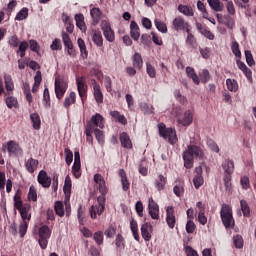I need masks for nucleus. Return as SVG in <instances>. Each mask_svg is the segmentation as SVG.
<instances>
[{
    "instance_id": "obj_1",
    "label": "nucleus",
    "mask_w": 256,
    "mask_h": 256,
    "mask_svg": "<svg viewBox=\"0 0 256 256\" xmlns=\"http://www.w3.org/2000/svg\"><path fill=\"white\" fill-rule=\"evenodd\" d=\"M94 182L99 185L100 196L97 198L96 205H92L89 209L91 219H97V215H103L105 211V202L107 201L106 195L108 192L107 185L105 184V178L101 174L94 175Z\"/></svg>"
},
{
    "instance_id": "obj_2",
    "label": "nucleus",
    "mask_w": 256,
    "mask_h": 256,
    "mask_svg": "<svg viewBox=\"0 0 256 256\" xmlns=\"http://www.w3.org/2000/svg\"><path fill=\"white\" fill-rule=\"evenodd\" d=\"M205 157V152L200 146L190 144L187 149L182 154V159L184 161V167L186 169H193L195 159L203 160Z\"/></svg>"
},
{
    "instance_id": "obj_3",
    "label": "nucleus",
    "mask_w": 256,
    "mask_h": 256,
    "mask_svg": "<svg viewBox=\"0 0 256 256\" xmlns=\"http://www.w3.org/2000/svg\"><path fill=\"white\" fill-rule=\"evenodd\" d=\"M220 218L226 229L235 227V219L233 218V207L229 204H222L220 210Z\"/></svg>"
},
{
    "instance_id": "obj_4",
    "label": "nucleus",
    "mask_w": 256,
    "mask_h": 256,
    "mask_svg": "<svg viewBox=\"0 0 256 256\" xmlns=\"http://www.w3.org/2000/svg\"><path fill=\"white\" fill-rule=\"evenodd\" d=\"M158 133L160 137L167 139L170 145H175L179 141V138H177V131L171 127L167 128L165 123L158 124Z\"/></svg>"
},
{
    "instance_id": "obj_5",
    "label": "nucleus",
    "mask_w": 256,
    "mask_h": 256,
    "mask_svg": "<svg viewBox=\"0 0 256 256\" xmlns=\"http://www.w3.org/2000/svg\"><path fill=\"white\" fill-rule=\"evenodd\" d=\"M68 87L69 82H67V80L63 76H58L55 78L54 89L56 99H58V101H61V99L65 97V93H67Z\"/></svg>"
},
{
    "instance_id": "obj_6",
    "label": "nucleus",
    "mask_w": 256,
    "mask_h": 256,
    "mask_svg": "<svg viewBox=\"0 0 256 256\" xmlns=\"http://www.w3.org/2000/svg\"><path fill=\"white\" fill-rule=\"evenodd\" d=\"M76 85H77L78 95L82 103H85V101H87V91L89 89V86H87V82L85 81V77L83 76L77 77Z\"/></svg>"
},
{
    "instance_id": "obj_7",
    "label": "nucleus",
    "mask_w": 256,
    "mask_h": 256,
    "mask_svg": "<svg viewBox=\"0 0 256 256\" xmlns=\"http://www.w3.org/2000/svg\"><path fill=\"white\" fill-rule=\"evenodd\" d=\"M62 41L64 43V47L67 48V54L70 57H77V52L73 46V41H71V37L65 31L62 32Z\"/></svg>"
},
{
    "instance_id": "obj_8",
    "label": "nucleus",
    "mask_w": 256,
    "mask_h": 256,
    "mask_svg": "<svg viewBox=\"0 0 256 256\" xmlns=\"http://www.w3.org/2000/svg\"><path fill=\"white\" fill-rule=\"evenodd\" d=\"M101 29L103 31L105 39L110 43H113V41H115V32L111 28V23H109L108 21H102Z\"/></svg>"
},
{
    "instance_id": "obj_9",
    "label": "nucleus",
    "mask_w": 256,
    "mask_h": 256,
    "mask_svg": "<svg viewBox=\"0 0 256 256\" xmlns=\"http://www.w3.org/2000/svg\"><path fill=\"white\" fill-rule=\"evenodd\" d=\"M148 213L151 217V219H154L155 221H159V204L153 200V198H149L148 200Z\"/></svg>"
},
{
    "instance_id": "obj_10",
    "label": "nucleus",
    "mask_w": 256,
    "mask_h": 256,
    "mask_svg": "<svg viewBox=\"0 0 256 256\" xmlns=\"http://www.w3.org/2000/svg\"><path fill=\"white\" fill-rule=\"evenodd\" d=\"M86 125H90V127H93L94 129H103V127H105V119L101 114L96 113Z\"/></svg>"
},
{
    "instance_id": "obj_11",
    "label": "nucleus",
    "mask_w": 256,
    "mask_h": 256,
    "mask_svg": "<svg viewBox=\"0 0 256 256\" xmlns=\"http://www.w3.org/2000/svg\"><path fill=\"white\" fill-rule=\"evenodd\" d=\"M37 181L44 189H49L51 187V177H49L45 170H41L38 173Z\"/></svg>"
},
{
    "instance_id": "obj_12",
    "label": "nucleus",
    "mask_w": 256,
    "mask_h": 256,
    "mask_svg": "<svg viewBox=\"0 0 256 256\" xmlns=\"http://www.w3.org/2000/svg\"><path fill=\"white\" fill-rule=\"evenodd\" d=\"M173 29L174 31H186V33H189V23L185 22L183 17L178 16L173 20Z\"/></svg>"
},
{
    "instance_id": "obj_13",
    "label": "nucleus",
    "mask_w": 256,
    "mask_h": 256,
    "mask_svg": "<svg viewBox=\"0 0 256 256\" xmlns=\"http://www.w3.org/2000/svg\"><path fill=\"white\" fill-rule=\"evenodd\" d=\"M166 223L170 229L175 228L177 218H175V208L173 206H168L166 209Z\"/></svg>"
},
{
    "instance_id": "obj_14",
    "label": "nucleus",
    "mask_w": 256,
    "mask_h": 256,
    "mask_svg": "<svg viewBox=\"0 0 256 256\" xmlns=\"http://www.w3.org/2000/svg\"><path fill=\"white\" fill-rule=\"evenodd\" d=\"M92 85H93V95L96 103L98 105H101L103 103V91H101V85L97 83V80L92 79L91 80Z\"/></svg>"
},
{
    "instance_id": "obj_15",
    "label": "nucleus",
    "mask_w": 256,
    "mask_h": 256,
    "mask_svg": "<svg viewBox=\"0 0 256 256\" xmlns=\"http://www.w3.org/2000/svg\"><path fill=\"white\" fill-rule=\"evenodd\" d=\"M193 110H186L183 114V116L178 118V123L180 125H183V127H189L191 123H193Z\"/></svg>"
},
{
    "instance_id": "obj_16",
    "label": "nucleus",
    "mask_w": 256,
    "mask_h": 256,
    "mask_svg": "<svg viewBox=\"0 0 256 256\" xmlns=\"http://www.w3.org/2000/svg\"><path fill=\"white\" fill-rule=\"evenodd\" d=\"M151 233H153V226L146 222L141 226V235L144 241H151Z\"/></svg>"
},
{
    "instance_id": "obj_17",
    "label": "nucleus",
    "mask_w": 256,
    "mask_h": 256,
    "mask_svg": "<svg viewBox=\"0 0 256 256\" xmlns=\"http://www.w3.org/2000/svg\"><path fill=\"white\" fill-rule=\"evenodd\" d=\"M119 140L124 149H133V142L127 132L120 133Z\"/></svg>"
},
{
    "instance_id": "obj_18",
    "label": "nucleus",
    "mask_w": 256,
    "mask_h": 256,
    "mask_svg": "<svg viewBox=\"0 0 256 256\" xmlns=\"http://www.w3.org/2000/svg\"><path fill=\"white\" fill-rule=\"evenodd\" d=\"M7 151L9 155H19L21 153V147L15 140H10L7 142Z\"/></svg>"
},
{
    "instance_id": "obj_19",
    "label": "nucleus",
    "mask_w": 256,
    "mask_h": 256,
    "mask_svg": "<svg viewBox=\"0 0 256 256\" xmlns=\"http://www.w3.org/2000/svg\"><path fill=\"white\" fill-rule=\"evenodd\" d=\"M130 35L134 41H139V37H141V29L135 21L130 23Z\"/></svg>"
},
{
    "instance_id": "obj_20",
    "label": "nucleus",
    "mask_w": 256,
    "mask_h": 256,
    "mask_svg": "<svg viewBox=\"0 0 256 256\" xmlns=\"http://www.w3.org/2000/svg\"><path fill=\"white\" fill-rule=\"evenodd\" d=\"M4 83L7 92L4 94L5 96L11 95V92L15 89V84L13 83V78L9 74H4Z\"/></svg>"
},
{
    "instance_id": "obj_21",
    "label": "nucleus",
    "mask_w": 256,
    "mask_h": 256,
    "mask_svg": "<svg viewBox=\"0 0 256 256\" xmlns=\"http://www.w3.org/2000/svg\"><path fill=\"white\" fill-rule=\"evenodd\" d=\"M167 185V178L163 174H159L158 177L154 180V187L157 191H163Z\"/></svg>"
},
{
    "instance_id": "obj_22",
    "label": "nucleus",
    "mask_w": 256,
    "mask_h": 256,
    "mask_svg": "<svg viewBox=\"0 0 256 256\" xmlns=\"http://www.w3.org/2000/svg\"><path fill=\"white\" fill-rule=\"evenodd\" d=\"M222 169L225 171L226 175H233V172L235 171V162L233 160H225L222 163Z\"/></svg>"
},
{
    "instance_id": "obj_23",
    "label": "nucleus",
    "mask_w": 256,
    "mask_h": 256,
    "mask_svg": "<svg viewBox=\"0 0 256 256\" xmlns=\"http://www.w3.org/2000/svg\"><path fill=\"white\" fill-rule=\"evenodd\" d=\"M38 166L39 160L33 158H30L25 162L26 171H28V173H35Z\"/></svg>"
},
{
    "instance_id": "obj_24",
    "label": "nucleus",
    "mask_w": 256,
    "mask_h": 256,
    "mask_svg": "<svg viewBox=\"0 0 256 256\" xmlns=\"http://www.w3.org/2000/svg\"><path fill=\"white\" fill-rule=\"evenodd\" d=\"M132 65L134 69H138V71H140V69H143V57L139 52L134 53V56L132 58Z\"/></svg>"
},
{
    "instance_id": "obj_25",
    "label": "nucleus",
    "mask_w": 256,
    "mask_h": 256,
    "mask_svg": "<svg viewBox=\"0 0 256 256\" xmlns=\"http://www.w3.org/2000/svg\"><path fill=\"white\" fill-rule=\"evenodd\" d=\"M77 43L80 49L81 58L87 59L89 57V51H87V45H85V40L82 38H78Z\"/></svg>"
},
{
    "instance_id": "obj_26",
    "label": "nucleus",
    "mask_w": 256,
    "mask_h": 256,
    "mask_svg": "<svg viewBox=\"0 0 256 256\" xmlns=\"http://www.w3.org/2000/svg\"><path fill=\"white\" fill-rule=\"evenodd\" d=\"M119 175L121 178V185H122L123 191H129V189L131 187V183L127 179V173H125V170L121 169L119 171Z\"/></svg>"
},
{
    "instance_id": "obj_27",
    "label": "nucleus",
    "mask_w": 256,
    "mask_h": 256,
    "mask_svg": "<svg viewBox=\"0 0 256 256\" xmlns=\"http://www.w3.org/2000/svg\"><path fill=\"white\" fill-rule=\"evenodd\" d=\"M5 103L8 109H19V101H17V98L15 96L7 95L5 98Z\"/></svg>"
},
{
    "instance_id": "obj_28",
    "label": "nucleus",
    "mask_w": 256,
    "mask_h": 256,
    "mask_svg": "<svg viewBox=\"0 0 256 256\" xmlns=\"http://www.w3.org/2000/svg\"><path fill=\"white\" fill-rule=\"evenodd\" d=\"M75 101H77V94L75 92H70L69 96L64 99L63 107L69 109V107L74 105Z\"/></svg>"
},
{
    "instance_id": "obj_29",
    "label": "nucleus",
    "mask_w": 256,
    "mask_h": 256,
    "mask_svg": "<svg viewBox=\"0 0 256 256\" xmlns=\"http://www.w3.org/2000/svg\"><path fill=\"white\" fill-rule=\"evenodd\" d=\"M30 121L32 122L33 129L36 131L41 129V117L37 113L30 114Z\"/></svg>"
},
{
    "instance_id": "obj_30",
    "label": "nucleus",
    "mask_w": 256,
    "mask_h": 256,
    "mask_svg": "<svg viewBox=\"0 0 256 256\" xmlns=\"http://www.w3.org/2000/svg\"><path fill=\"white\" fill-rule=\"evenodd\" d=\"M39 238L50 239L51 229L47 225H43L38 230Z\"/></svg>"
},
{
    "instance_id": "obj_31",
    "label": "nucleus",
    "mask_w": 256,
    "mask_h": 256,
    "mask_svg": "<svg viewBox=\"0 0 256 256\" xmlns=\"http://www.w3.org/2000/svg\"><path fill=\"white\" fill-rule=\"evenodd\" d=\"M110 115L112 118L115 119L117 123H121V125H127V118L125 116L121 115L119 111H111Z\"/></svg>"
},
{
    "instance_id": "obj_32",
    "label": "nucleus",
    "mask_w": 256,
    "mask_h": 256,
    "mask_svg": "<svg viewBox=\"0 0 256 256\" xmlns=\"http://www.w3.org/2000/svg\"><path fill=\"white\" fill-rule=\"evenodd\" d=\"M71 187H73V184L71 182V176L67 175L63 187V191L66 197H71Z\"/></svg>"
},
{
    "instance_id": "obj_33",
    "label": "nucleus",
    "mask_w": 256,
    "mask_h": 256,
    "mask_svg": "<svg viewBox=\"0 0 256 256\" xmlns=\"http://www.w3.org/2000/svg\"><path fill=\"white\" fill-rule=\"evenodd\" d=\"M241 211L243 213V217L249 218L251 217V208L249 207V203L246 200L240 201Z\"/></svg>"
},
{
    "instance_id": "obj_34",
    "label": "nucleus",
    "mask_w": 256,
    "mask_h": 256,
    "mask_svg": "<svg viewBox=\"0 0 256 256\" xmlns=\"http://www.w3.org/2000/svg\"><path fill=\"white\" fill-rule=\"evenodd\" d=\"M178 11L180 13H183V15H186V17H193V8L191 6L180 4L178 6Z\"/></svg>"
},
{
    "instance_id": "obj_35",
    "label": "nucleus",
    "mask_w": 256,
    "mask_h": 256,
    "mask_svg": "<svg viewBox=\"0 0 256 256\" xmlns=\"http://www.w3.org/2000/svg\"><path fill=\"white\" fill-rule=\"evenodd\" d=\"M207 3L213 11H216L217 13H219V11H223V4H221L220 0H207Z\"/></svg>"
},
{
    "instance_id": "obj_36",
    "label": "nucleus",
    "mask_w": 256,
    "mask_h": 256,
    "mask_svg": "<svg viewBox=\"0 0 256 256\" xmlns=\"http://www.w3.org/2000/svg\"><path fill=\"white\" fill-rule=\"evenodd\" d=\"M54 210H55L56 215H58V217H63V215H65V206L63 205V202H61V201L55 202Z\"/></svg>"
},
{
    "instance_id": "obj_37",
    "label": "nucleus",
    "mask_w": 256,
    "mask_h": 256,
    "mask_svg": "<svg viewBox=\"0 0 256 256\" xmlns=\"http://www.w3.org/2000/svg\"><path fill=\"white\" fill-rule=\"evenodd\" d=\"M43 103L46 109L51 108V95L49 94V88H45L43 92Z\"/></svg>"
},
{
    "instance_id": "obj_38",
    "label": "nucleus",
    "mask_w": 256,
    "mask_h": 256,
    "mask_svg": "<svg viewBox=\"0 0 256 256\" xmlns=\"http://www.w3.org/2000/svg\"><path fill=\"white\" fill-rule=\"evenodd\" d=\"M226 87L228 91H232L233 93H236L237 89H239V85L237 84V81L231 78H228L226 80Z\"/></svg>"
},
{
    "instance_id": "obj_39",
    "label": "nucleus",
    "mask_w": 256,
    "mask_h": 256,
    "mask_svg": "<svg viewBox=\"0 0 256 256\" xmlns=\"http://www.w3.org/2000/svg\"><path fill=\"white\" fill-rule=\"evenodd\" d=\"M186 45H188L192 49H197V40H195V36L191 34V30H189L188 32V36L186 38Z\"/></svg>"
},
{
    "instance_id": "obj_40",
    "label": "nucleus",
    "mask_w": 256,
    "mask_h": 256,
    "mask_svg": "<svg viewBox=\"0 0 256 256\" xmlns=\"http://www.w3.org/2000/svg\"><path fill=\"white\" fill-rule=\"evenodd\" d=\"M185 192V182L181 181L179 184H176L173 188V193L176 197H181V193Z\"/></svg>"
},
{
    "instance_id": "obj_41",
    "label": "nucleus",
    "mask_w": 256,
    "mask_h": 256,
    "mask_svg": "<svg viewBox=\"0 0 256 256\" xmlns=\"http://www.w3.org/2000/svg\"><path fill=\"white\" fill-rule=\"evenodd\" d=\"M95 131L94 127H91V125H86L85 133H86V141L90 143V145H93V132Z\"/></svg>"
},
{
    "instance_id": "obj_42",
    "label": "nucleus",
    "mask_w": 256,
    "mask_h": 256,
    "mask_svg": "<svg viewBox=\"0 0 256 256\" xmlns=\"http://www.w3.org/2000/svg\"><path fill=\"white\" fill-rule=\"evenodd\" d=\"M27 49H29V42L22 41L19 44L18 50L16 51V53H20V57L23 58V57H25V53H26Z\"/></svg>"
},
{
    "instance_id": "obj_43",
    "label": "nucleus",
    "mask_w": 256,
    "mask_h": 256,
    "mask_svg": "<svg viewBox=\"0 0 256 256\" xmlns=\"http://www.w3.org/2000/svg\"><path fill=\"white\" fill-rule=\"evenodd\" d=\"M92 41L97 45V47H103V36L101 35V32H94L92 36Z\"/></svg>"
},
{
    "instance_id": "obj_44",
    "label": "nucleus",
    "mask_w": 256,
    "mask_h": 256,
    "mask_svg": "<svg viewBox=\"0 0 256 256\" xmlns=\"http://www.w3.org/2000/svg\"><path fill=\"white\" fill-rule=\"evenodd\" d=\"M90 14L93 19V23L97 25L101 19V10L99 8H93L91 9Z\"/></svg>"
},
{
    "instance_id": "obj_45",
    "label": "nucleus",
    "mask_w": 256,
    "mask_h": 256,
    "mask_svg": "<svg viewBox=\"0 0 256 256\" xmlns=\"http://www.w3.org/2000/svg\"><path fill=\"white\" fill-rule=\"evenodd\" d=\"M29 17V9L28 8H22L16 15L15 20L16 21H24V19H27Z\"/></svg>"
},
{
    "instance_id": "obj_46",
    "label": "nucleus",
    "mask_w": 256,
    "mask_h": 256,
    "mask_svg": "<svg viewBox=\"0 0 256 256\" xmlns=\"http://www.w3.org/2000/svg\"><path fill=\"white\" fill-rule=\"evenodd\" d=\"M154 25L156 29L160 31V33H167V24L159 19L154 20Z\"/></svg>"
},
{
    "instance_id": "obj_47",
    "label": "nucleus",
    "mask_w": 256,
    "mask_h": 256,
    "mask_svg": "<svg viewBox=\"0 0 256 256\" xmlns=\"http://www.w3.org/2000/svg\"><path fill=\"white\" fill-rule=\"evenodd\" d=\"M27 229H29V223L27 221H22L19 225V235L21 239L27 235Z\"/></svg>"
},
{
    "instance_id": "obj_48",
    "label": "nucleus",
    "mask_w": 256,
    "mask_h": 256,
    "mask_svg": "<svg viewBox=\"0 0 256 256\" xmlns=\"http://www.w3.org/2000/svg\"><path fill=\"white\" fill-rule=\"evenodd\" d=\"M24 95L28 104L31 105L33 103V95L31 94V88L29 87V84L24 86Z\"/></svg>"
},
{
    "instance_id": "obj_49",
    "label": "nucleus",
    "mask_w": 256,
    "mask_h": 256,
    "mask_svg": "<svg viewBox=\"0 0 256 256\" xmlns=\"http://www.w3.org/2000/svg\"><path fill=\"white\" fill-rule=\"evenodd\" d=\"M146 72L151 79H155V77H157V71L151 63H146Z\"/></svg>"
},
{
    "instance_id": "obj_50",
    "label": "nucleus",
    "mask_w": 256,
    "mask_h": 256,
    "mask_svg": "<svg viewBox=\"0 0 256 256\" xmlns=\"http://www.w3.org/2000/svg\"><path fill=\"white\" fill-rule=\"evenodd\" d=\"M115 245L118 249H125V238L121 234H117Z\"/></svg>"
},
{
    "instance_id": "obj_51",
    "label": "nucleus",
    "mask_w": 256,
    "mask_h": 256,
    "mask_svg": "<svg viewBox=\"0 0 256 256\" xmlns=\"http://www.w3.org/2000/svg\"><path fill=\"white\" fill-rule=\"evenodd\" d=\"M29 209H31V207H25L21 210H19L20 215L22 217V221H31V214H29Z\"/></svg>"
},
{
    "instance_id": "obj_52",
    "label": "nucleus",
    "mask_w": 256,
    "mask_h": 256,
    "mask_svg": "<svg viewBox=\"0 0 256 256\" xmlns=\"http://www.w3.org/2000/svg\"><path fill=\"white\" fill-rule=\"evenodd\" d=\"M174 97L181 105H185V103H187V98L181 94V90H175Z\"/></svg>"
},
{
    "instance_id": "obj_53",
    "label": "nucleus",
    "mask_w": 256,
    "mask_h": 256,
    "mask_svg": "<svg viewBox=\"0 0 256 256\" xmlns=\"http://www.w3.org/2000/svg\"><path fill=\"white\" fill-rule=\"evenodd\" d=\"M93 133H95V138L97 139L98 143L103 145V143H105V136L103 135V131H101L99 128H96L94 129Z\"/></svg>"
},
{
    "instance_id": "obj_54",
    "label": "nucleus",
    "mask_w": 256,
    "mask_h": 256,
    "mask_svg": "<svg viewBox=\"0 0 256 256\" xmlns=\"http://www.w3.org/2000/svg\"><path fill=\"white\" fill-rule=\"evenodd\" d=\"M73 175L76 179H79L81 177V162H74L72 166Z\"/></svg>"
},
{
    "instance_id": "obj_55",
    "label": "nucleus",
    "mask_w": 256,
    "mask_h": 256,
    "mask_svg": "<svg viewBox=\"0 0 256 256\" xmlns=\"http://www.w3.org/2000/svg\"><path fill=\"white\" fill-rule=\"evenodd\" d=\"M28 200L37 202V188L33 185L29 187Z\"/></svg>"
},
{
    "instance_id": "obj_56",
    "label": "nucleus",
    "mask_w": 256,
    "mask_h": 256,
    "mask_svg": "<svg viewBox=\"0 0 256 256\" xmlns=\"http://www.w3.org/2000/svg\"><path fill=\"white\" fill-rule=\"evenodd\" d=\"M231 49L235 57H238L239 59H241V50L239 49V42L233 41L231 44Z\"/></svg>"
},
{
    "instance_id": "obj_57",
    "label": "nucleus",
    "mask_w": 256,
    "mask_h": 256,
    "mask_svg": "<svg viewBox=\"0 0 256 256\" xmlns=\"http://www.w3.org/2000/svg\"><path fill=\"white\" fill-rule=\"evenodd\" d=\"M93 239L96 244L103 245V241H104L103 232L102 231L95 232L93 235Z\"/></svg>"
},
{
    "instance_id": "obj_58",
    "label": "nucleus",
    "mask_w": 256,
    "mask_h": 256,
    "mask_svg": "<svg viewBox=\"0 0 256 256\" xmlns=\"http://www.w3.org/2000/svg\"><path fill=\"white\" fill-rule=\"evenodd\" d=\"M246 63L249 67H253L255 65V60L253 59V54L251 50H245Z\"/></svg>"
},
{
    "instance_id": "obj_59",
    "label": "nucleus",
    "mask_w": 256,
    "mask_h": 256,
    "mask_svg": "<svg viewBox=\"0 0 256 256\" xmlns=\"http://www.w3.org/2000/svg\"><path fill=\"white\" fill-rule=\"evenodd\" d=\"M66 164L71 165L73 163V152L69 148L64 149Z\"/></svg>"
},
{
    "instance_id": "obj_60",
    "label": "nucleus",
    "mask_w": 256,
    "mask_h": 256,
    "mask_svg": "<svg viewBox=\"0 0 256 256\" xmlns=\"http://www.w3.org/2000/svg\"><path fill=\"white\" fill-rule=\"evenodd\" d=\"M233 241L236 249H243V237L241 235L234 236Z\"/></svg>"
},
{
    "instance_id": "obj_61",
    "label": "nucleus",
    "mask_w": 256,
    "mask_h": 256,
    "mask_svg": "<svg viewBox=\"0 0 256 256\" xmlns=\"http://www.w3.org/2000/svg\"><path fill=\"white\" fill-rule=\"evenodd\" d=\"M196 229L197 226L195 225V222H193V220H188L186 223V232L189 234L195 233Z\"/></svg>"
},
{
    "instance_id": "obj_62",
    "label": "nucleus",
    "mask_w": 256,
    "mask_h": 256,
    "mask_svg": "<svg viewBox=\"0 0 256 256\" xmlns=\"http://www.w3.org/2000/svg\"><path fill=\"white\" fill-rule=\"evenodd\" d=\"M224 185H225V189L226 191H228V193H231V174H226L224 176Z\"/></svg>"
},
{
    "instance_id": "obj_63",
    "label": "nucleus",
    "mask_w": 256,
    "mask_h": 256,
    "mask_svg": "<svg viewBox=\"0 0 256 256\" xmlns=\"http://www.w3.org/2000/svg\"><path fill=\"white\" fill-rule=\"evenodd\" d=\"M205 180L203 179V176H194L193 178V185L195 189H199L203 185Z\"/></svg>"
},
{
    "instance_id": "obj_64",
    "label": "nucleus",
    "mask_w": 256,
    "mask_h": 256,
    "mask_svg": "<svg viewBox=\"0 0 256 256\" xmlns=\"http://www.w3.org/2000/svg\"><path fill=\"white\" fill-rule=\"evenodd\" d=\"M200 79L202 83H208L209 79H211V74L209 73V70L204 69L200 73Z\"/></svg>"
}]
</instances>
